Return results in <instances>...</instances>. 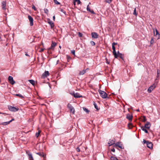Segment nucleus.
<instances>
[{
  "label": "nucleus",
  "mask_w": 160,
  "mask_h": 160,
  "mask_svg": "<svg viewBox=\"0 0 160 160\" xmlns=\"http://www.w3.org/2000/svg\"><path fill=\"white\" fill-rule=\"evenodd\" d=\"M99 92L100 96L102 98H107V94L105 92L100 90L99 91Z\"/></svg>",
  "instance_id": "nucleus-1"
},
{
  "label": "nucleus",
  "mask_w": 160,
  "mask_h": 160,
  "mask_svg": "<svg viewBox=\"0 0 160 160\" xmlns=\"http://www.w3.org/2000/svg\"><path fill=\"white\" fill-rule=\"evenodd\" d=\"M67 107L70 110V112L74 114L75 112V109L69 103L67 105Z\"/></svg>",
  "instance_id": "nucleus-2"
},
{
  "label": "nucleus",
  "mask_w": 160,
  "mask_h": 160,
  "mask_svg": "<svg viewBox=\"0 0 160 160\" xmlns=\"http://www.w3.org/2000/svg\"><path fill=\"white\" fill-rule=\"evenodd\" d=\"M156 84H153L151 85L148 89V91L149 92H151L153 89L156 87Z\"/></svg>",
  "instance_id": "nucleus-3"
},
{
  "label": "nucleus",
  "mask_w": 160,
  "mask_h": 160,
  "mask_svg": "<svg viewBox=\"0 0 160 160\" xmlns=\"http://www.w3.org/2000/svg\"><path fill=\"white\" fill-rule=\"evenodd\" d=\"M9 109L11 111L16 112L18 110V108H16L12 106H9L8 107Z\"/></svg>",
  "instance_id": "nucleus-4"
},
{
  "label": "nucleus",
  "mask_w": 160,
  "mask_h": 160,
  "mask_svg": "<svg viewBox=\"0 0 160 160\" xmlns=\"http://www.w3.org/2000/svg\"><path fill=\"white\" fill-rule=\"evenodd\" d=\"M153 32H154V35L158 39H160V34L159 33L157 30L156 29H155L156 34H155V33L154 29H153Z\"/></svg>",
  "instance_id": "nucleus-5"
},
{
  "label": "nucleus",
  "mask_w": 160,
  "mask_h": 160,
  "mask_svg": "<svg viewBox=\"0 0 160 160\" xmlns=\"http://www.w3.org/2000/svg\"><path fill=\"white\" fill-rule=\"evenodd\" d=\"M8 80L10 84L13 85L15 84V82L14 81L12 77L9 76L8 78Z\"/></svg>",
  "instance_id": "nucleus-6"
},
{
  "label": "nucleus",
  "mask_w": 160,
  "mask_h": 160,
  "mask_svg": "<svg viewBox=\"0 0 160 160\" xmlns=\"http://www.w3.org/2000/svg\"><path fill=\"white\" fill-rule=\"evenodd\" d=\"M112 49L113 50V54L115 58H117V53L115 50V48L114 46V43H112Z\"/></svg>",
  "instance_id": "nucleus-7"
},
{
  "label": "nucleus",
  "mask_w": 160,
  "mask_h": 160,
  "mask_svg": "<svg viewBox=\"0 0 160 160\" xmlns=\"http://www.w3.org/2000/svg\"><path fill=\"white\" fill-rule=\"evenodd\" d=\"M57 44L56 42H52L51 46L48 49V50L49 51L50 49L53 50L55 46L57 45ZM49 52V51H48Z\"/></svg>",
  "instance_id": "nucleus-8"
},
{
  "label": "nucleus",
  "mask_w": 160,
  "mask_h": 160,
  "mask_svg": "<svg viewBox=\"0 0 160 160\" xmlns=\"http://www.w3.org/2000/svg\"><path fill=\"white\" fill-rule=\"evenodd\" d=\"M6 1H3L1 3V6L2 9L5 10L6 9Z\"/></svg>",
  "instance_id": "nucleus-9"
},
{
  "label": "nucleus",
  "mask_w": 160,
  "mask_h": 160,
  "mask_svg": "<svg viewBox=\"0 0 160 160\" xmlns=\"http://www.w3.org/2000/svg\"><path fill=\"white\" fill-rule=\"evenodd\" d=\"M28 17L30 22V25L31 26H32L33 25V18L30 15H28Z\"/></svg>",
  "instance_id": "nucleus-10"
},
{
  "label": "nucleus",
  "mask_w": 160,
  "mask_h": 160,
  "mask_svg": "<svg viewBox=\"0 0 160 160\" xmlns=\"http://www.w3.org/2000/svg\"><path fill=\"white\" fill-rule=\"evenodd\" d=\"M92 37V38H97L98 37V35L95 32H93L91 33Z\"/></svg>",
  "instance_id": "nucleus-11"
},
{
  "label": "nucleus",
  "mask_w": 160,
  "mask_h": 160,
  "mask_svg": "<svg viewBox=\"0 0 160 160\" xmlns=\"http://www.w3.org/2000/svg\"><path fill=\"white\" fill-rule=\"evenodd\" d=\"M26 153L28 155L29 160H33L32 154L28 151H26Z\"/></svg>",
  "instance_id": "nucleus-12"
},
{
  "label": "nucleus",
  "mask_w": 160,
  "mask_h": 160,
  "mask_svg": "<svg viewBox=\"0 0 160 160\" xmlns=\"http://www.w3.org/2000/svg\"><path fill=\"white\" fill-rule=\"evenodd\" d=\"M49 74V72L48 71H45L42 74V78H45Z\"/></svg>",
  "instance_id": "nucleus-13"
},
{
  "label": "nucleus",
  "mask_w": 160,
  "mask_h": 160,
  "mask_svg": "<svg viewBox=\"0 0 160 160\" xmlns=\"http://www.w3.org/2000/svg\"><path fill=\"white\" fill-rule=\"evenodd\" d=\"M151 126L150 123L149 122H147L144 127V128H145L147 129H149Z\"/></svg>",
  "instance_id": "nucleus-14"
},
{
  "label": "nucleus",
  "mask_w": 160,
  "mask_h": 160,
  "mask_svg": "<svg viewBox=\"0 0 160 160\" xmlns=\"http://www.w3.org/2000/svg\"><path fill=\"white\" fill-rule=\"evenodd\" d=\"M147 146L150 149L152 148L153 144L151 142H148L147 144Z\"/></svg>",
  "instance_id": "nucleus-15"
},
{
  "label": "nucleus",
  "mask_w": 160,
  "mask_h": 160,
  "mask_svg": "<svg viewBox=\"0 0 160 160\" xmlns=\"http://www.w3.org/2000/svg\"><path fill=\"white\" fill-rule=\"evenodd\" d=\"M115 141L113 140L110 139L109 142H108V144L109 146H111L112 145H113L115 143Z\"/></svg>",
  "instance_id": "nucleus-16"
},
{
  "label": "nucleus",
  "mask_w": 160,
  "mask_h": 160,
  "mask_svg": "<svg viewBox=\"0 0 160 160\" xmlns=\"http://www.w3.org/2000/svg\"><path fill=\"white\" fill-rule=\"evenodd\" d=\"M126 118L129 120L131 121L132 120V115L128 114L127 115Z\"/></svg>",
  "instance_id": "nucleus-17"
},
{
  "label": "nucleus",
  "mask_w": 160,
  "mask_h": 160,
  "mask_svg": "<svg viewBox=\"0 0 160 160\" xmlns=\"http://www.w3.org/2000/svg\"><path fill=\"white\" fill-rule=\"evenodd\" d=\"M115 146H118L121 149L123 148L124 147H122V145L120 144L119 142H117L115 144Z\"/></svg>",
  "instance_id": "nucleus-18"
},
{
  "label": "nucleus",
  "mask_w": 160,
  "mask_h": 160,
  "mask_svg": "<svg viewBox=\"0 0 160 160\" xmlns=\"http://www.w3.org/2000/svg\"><path fill=\"white\" fill-rule=\"evenodd\" d=\"M87 9L88 11L89 12L92 13L94 14V12L93 10H90V8H89V5H88L87 6Z\"/></svg>",
  "instance_id": "nucleus-19"
},
{
  "label": "nucleus",
  "mask_w": 160,
  "mask_h": 160,
  "mask_svg": "<svg viewBox=\"0 0 160 160\" xmlns=\"http://www.w3.org/2000/svg\"><path fill=\"white\" fill-rule=\"evenodd\" d=\"M73 96L75 98H78L82 97V96H80L79 93H73Z\"/></svg>",
  "instance_id": "nucleus-20"
},
{
  "label": "nucleus",
  "mask_w": 160,
  "mask_h": 160,
  "mask_svg": "<svg viewBox=\"0 0 160 160\" xmlns=\"http://www.w3.org/2000/svg\"><path fill=\"white\" fill-rule=\"evenodd\" d=\"M36 154L41 157H42L44 158H45L46 156L43 152H38Z\"/></svg>",
  "instance_id": "nucleus-21"
},
{
  "label": "nucleus",
  "mask_w": 160,
  "mask_h": 160,
  "mask_svg": "<svg viewBox=\"0 0 160 160\" xmlns=\"http://www.w3.org/2000/svg\"><path fill=\"white\" fill-rule=\"evenodd\" d=\"M117 58H117L118 57H119L121 58H122V54L120 53L119 51L118 52V53H117Z\"/></svg>",
  "instance_id": "nucleus-22"
},
{
  "label": "nucleus",
  "mask_w": 160,
  "mask_h": 160,
  "mask_svg": "<svg viewBox=\"0 0 160 160\" xmlns=\"http://www.w3.org/2000/svg\"><path fill=\"white\" fill-rule=\"evenodd\" d=\"M11 122V121L3 122L2 123V124L3 125H6L8 124Z\"/></svg>",
  "instance_id": "nucleus-23"
},
{
  "label": "nucleus",
  "mask_w": 160,
  "mask_h": 160,
  "mask_svg": "<svg viewBox=\"0 0 160 160\" xmlns=\"http://www.w3.org/2000/svg\"><path fill=\"white\" fill-rule=\"evenodd\" d=\"M14 95L16 96L19 97L21 99L24 98V97L20 94H14Z\"/></svg>",
  "instance_id": "nucleus-24"
},
{
  "label": "nucleus",
  "mask_w": 160,
  "mask_h": 160,
  "mask_svg": "<svg viewBox=\"0 0 160 160\" xmlns=\"http://www.w3.org/2000/svg\"><path fill=\"white\" fill-rule=\"evenodd\" d=\"M86 72V70H83L80 72L79 74L80 75H83Z\"/></svg>",
  "instance_id": "nucleus-25"
},
{
  "label": "nucleus",
  "mask_w": 160,
  "mask_h": 160,
  "mask_svg": "<svg viewBox=\"0 0 160 160\" xmlns=\"http://www.w3.org/2000/svg\"><path fill=\"white\" fill-rule=\"evenodd\" d=\"M29 82L33 85H34L35 83V81L32 80H28Z\"/></svg>",
  "instance_id": "nucleus-26"
},
{
  "label": "nucleus",
  "mask_w": 160,
  "mask_h": 160,
  "mask_svg": "<svg viewBox=\"0 0 160 160\" xmlns=\"http://www.w3.org/2000/svg\"><path fill=\"white\" fill-rule=\"evenodd\" d=\"M141 128L142 130V131H144L145 132V133H148V131L146 129L144 128L143 126H141Z\"/></svg>",
  "instance_id": "nucleus-27"
},
{
  "label": "nucleus",
  "mask_w": 160,
  "mask_h": 160,
  "mask_svg": "<svg viewBox=\"0 0 160 160\" xmlns=\"http://www.w3.org/2000/svg\"><path fill=\"white\" fill-rule=\"evenodd\" d=\"M83 110L87 113H88L89 112V111L85 108H83Z\"/></svg>",
  "instance_id": "nucleus-28"
},
{
  "label": "nucleus",
  "mask_w": 160,
  "mask_h": 160,
  "mask_svg": "<svg viewBox=\"0 0 160 160\" xmlns=\"http://www.w3.org/2000/svg\"><path fill=\"white\" fill-rule=\"evenodd\" d=\"M40 132H41V131L40 130H39L38 131V132L36 133V135H36V137L37 138H38L39 136L40 135Z\"/></svg>",
  "instance_id": "nucleus-29"
},
{
  "label": "nucleus",
  "mask_w": 160,
  "mask_h": 160,
  "mask_svg": "<svg viewBox=\"0 0 160 160\" xmlns=\"http://www.w3.org/2000/svg\"><path fill=\"white\" fill-rule=\"evenodd\" d=\"M44 12L46 13V14H48V10L47 9H44Z\"/></svg>",
  "instance_id": "nucleus-30"
},
{
  "label": "nucleus",
  "mask_w": 160,
  "mask_h": 160,
  "mask_svg": "<svg viewBox=\"0 0 160 160\" xmlns=\"http://www.w3.org/2000/svg\"><path fill=\"white\" fill-rule=\"evenodd\" d=\"M154 41L153 38H152L150 41L151 44H152L154 43Z\"/></svg>",
  "instance_id": "nucleus-31"
},
{
  "label": "nucleus",
  "mask_w": 160,
  "mask_h": 160,
  "mask_svg": "<svg viewBox=\"0 0 160 160\" xmlns=\"http://www.w3.org/2000/svg\"><path fill=\"white\" fill-rule=\"evenodd\" d=\"M105 2L108 3H110L112 1V0H105Z\"/></svg>",
  "instance_id": "nucleus-32"
},
{
  "label": "nucleus",
  "mask_w": 160,
  "mask_h": 160,
  "mask_svg": "<svg viewBox=\"0 0 160 160\" xmlns=\"http://www.w3.org/2000/svg\"><path fill=\"white\" fill-rule=\"evenodd\" d=\"M128 127L129 129L131 128L132 127V124L131 123H129L128 124Z\"/></svg>",
  "instance_id": "nucleus-33"
},
{
  "label": "nucleus",
  "mask_w": 160,
  "mask_h": 160,
  "mask_svg": "<svg viewBox=\"0 0 160 160\" xmlns=\"http://www.w3.org/2000/svg\"><path fill=\"white\" fill-rule=\"evenodd\" d=\"M74 1H75L76 2H77L78 4H80L81 3L80 0H74Z\"/></svg>",
  "instance_id": "nucleus-34"
},
{
  "label": "nucleus",
  "mask_w": 160,
  "mask_h": 160,
  "mask_svg": "<svg viewBox=\"0 0 160 160\" xmlns=\"http://www.w3.org/2000/svg\"><path fill=\"white\" fill-rule=\"evenodd\" d=\"M54 3L56 4H60V3L59 2H58L57 0H54Z\"/></svg>",
  "instance_id": "nucleus-35"
},
{
  "label": "nucleus",
  "mask_w": 160,
  "mask_h": 160,
  "mask_svg": "<svg viewBox=\"0 0 160 160\" xmlns=\"http://www.w3.org/2000/svg\"><path fill=\"white\" fill-rule=\"evenodd\" d=\"M94 107H95V108L97 110H98V107L96 105V104L95 103H94Z\"/></svg>",
  "instance_id": "nucleus-36"
},
{
  "label": "nucleus",
  "mask_w": 160,
  "mask_h": 160,
  "mask_svg": "<svg viewBox=\"0 0 160 160\" xmlns=\"http://www.w3.org/2000/svg\"><path fill=\"white\" fill-rule=\"evenodd\" d=\"M48 22L50 24V25H51L53 23H54L52 22V21H51L50 20H49Z\"/></svg>",
  "instance_id": "nucleus-37"
},
{
  "label": "nucleus",
  "mask_w": 160,
  "mask_h": 160,
  "mask_svg": "<svg viewBox=\"0 0 160 160\" xmlns=\"http://www.w3.org/2000/svg\"><path fill=\"white\" fill-rule=\"evenodd\" d=\"M133 14L135 15L136 16L137 15V13L136 12V8H135V9H134V12H133Z\"/></svg>",
  "instance_id": "nucleus-38"
},
{
  "label": "nucleus",
  "mask_w": 160,
  "mask_h": 160,
  "mask_svg": "<svg viewBox=\"0 0 160 160\" xmlns=\"http://www.w3.org/2000/svg\"><path fill=\"white\" fill-rule=\"evenodd\" d=\"M78 36L79 37H82V33H80V32H78Z\"/></svg>",
  "instance_id": "nucleus-39"
},
{
  "label": "nucleus",
  "mask_w": 160,
  "mask_h": 160,
  "mask_svg": "<svg viewBox=\"0 0 160 160\" xmlns=\"http://www.w3.org/2000/svg\"><path fill=\"white\" fill-rule=\"evenodd\" d=\"M90 43L92 46H94L95 45V42L92 41H91Z\"/></svg>",
  "instance_id": "nucleus-40"
},
{
  "label": "nucleus",
  "mask_w": 160,
  "mask_h": 160,
  "mask_svg": "<svg viewBox=\"0 0 160 160\" xmlns=\"http://www.w3.org/2000/svg\"><path fill=\"white\" fill-rule=\"evenodd\" d=\"M71 52L72 54L73 55H75V51L74 50H72L71 51Z\"/></svg>",
  "instance_id": "nucleus-41"
},
{
  "label": "nucleus",
  "mask_w": 160,
  "mask_h": 160,
  "mask_svg": "<svg viewBox=\"0 0 160 160\" xmlns=\"http://www.w3.org/2000/svg\"><path fill=\"white\" fill-rule=\"evenodd\" d=\"M160 73L159 71L158 70H157V77L158 78L159 76V74Z\"/></svg>",
  "instance_id": "nucleus-42"
},
{
  "label": "nucleus",
  "mask_w": 160,
  "mask_h": 160,
  "mask_svg": "<svg viewBox=\"0 0 160 160\" xmlns=\"http://www.w3.org/2000/svg\"><path fill=\"white\" fill-rule=\"evenodd\" d=\"M60 11L61 12H63V13H64L65 14V13L66 12L63 9H61Z\"/></svg>",
  "instance_id": "nucleus-43"
},
{
  "label": "nucleus",
  "mask_w": 160,
  "mask_h": 160,
  "mask_svg": "<svg viewBox=\"0 0 160 160\" xmlns=\"http://www.w3.org/2000/svg\"><path fill=\"white\" fill-rule=\"evenodd\" d=\"M51 26V28H53L54 26V24L53 23L52 24V25H50Z\"/></svg>",
  "instance_id": "nucleus-44"
},
{
  "label": "nucleus",
  "mask_w": 160,
  "mask_h": 160,
  "mask_svg": "<svg viewBox=\"0 0 160 160\" xmlns=\"http://www.w3.org/2000/svg\"><path fill=\"white\" fill-rule=\"evenodd\" d=\"M148 142V141H147L144 139L143 140V142H144V143H146V144H147Z\"/></svg>",
  "instance_id": "nucleus-45"
},
{
  "label": "nucleus",
  "mask_w": 160,
  "mask_h": 160,
  "mask_svg": "<svg viewBox=\"0 0 160 160\" xmlns=\"http://www.w3.org/2000/svg\"><path fill=\"white\" fill-rule=\"evenodd\" d=\"M32 8L34 9V10L35 11L36 10V8L35 6L34 5H32Z\"/></svg>",
  "instance_id": "nucleus-46"
},
{
  "label": "nucleus",
  "mask_w": 160,
  "mask_h": 160,
  "mask_svg": "<svg viewBox=\"0 0 160 160\" xmlns=\"http://www.w3.org/2000/svg\"><path fill=\"white\" fill-rule=\"evenodd\" d=\"M76 150H77V151H78V152H80V148L78 147L77 148Z\"/></svg>",
  "instance_id": "nucleus-47"
},
{
  "label": "nucleus",
  "mask_w": 160,
  "mask_h": 160,
  "mask_svg": "<svg viewBox=\"0 0 160 160\" xmlns=\"http://www.w3.org/2000/svg\"><path fill=\"white\" fill-rule=\"evenodd\" d=\"M44 49L43 48H42L41 49L40 52H42L44 50Z\"/></svg>",
  "instance_id": "nucleus-48"
},
{
  "label": "nucleus",
  "mask_w": 160,
  "mask_h": 160,
  "mask_svg": "<svg viewBox=\"0 0 160 160\" xmlns=\"http://www.w3.org/2000/svg\"><path fill=\"white\" fill-rule=\"evenodd\" d=\"M111 151H112V152H115V149H114V148H113V149H111Z\"/></svg>",
  "instance_id": "nucleus-49"
},
{
  "label": "nucleus",
  "mask_w": 160,
  "mask_h": 160,
  "mask_svg": "<svg viewBox=\"0 0 160 160\" xmlns=\"http://www.w3.org/2000/svg\"><path fill=\"white\" fill-rule=\"evenodd\" d=\"M25 55L27 56H29V55L27 53H26V52L25 53Z\"/></svg>",
  "instance_id": "nucleus-50"
},
{
  "label": "nucleus",
  "mask_w": 160,
  "mask_h": 160,
  "mask_svg": "<svg viewBox=\"0 0 160 160\" xmlns=\"http://www.w3.org/2000/svg\"><path fill=\"white\" fill-rule=\"evenodd\" d=\"M53 19L54 20H55V16H53Z\"/></svg>",
  "instance_id": "nucleus-51"
},
{
  "label": "nucleus",
  "mask_w": 160,
  "mask_h": 160,
  "mask_svg": "<svg viewBox=\"0 0 160 160\" xmlns=\"http://www.w3.org/2000/svg\"><path fill=\"white\" fill-rule=\"evenodd\" d=\"M106 61H107L106 62H107L108 64H109V62H108V61H107V59H106Z\"/></svg>",
  "instance_id": "nucleus-52"
},
{
  "label": "nucleus",
  "mask_w": 160,
  "mask_h": 160,
  "mask_svg": "<svg viewBox=\"0 0 160 160\" xmlns=\"http://www.w3.org/2000/svg\"><path fill=\"white\" fill-rule=\"evenodd\" d=\"M14 119L13 118L10 121H11V122H12V121H14Z\"/></svg>",
  "instance_id": "nucleus-53"
},
{
  "label": "nucleus",
  "mask_w": 160,
  "mask_h": 160,
  "mask_svg": "<svg viewBox=\"0 0 160 160\" xmlns=\"http://www.w3.org/2000/svg\"><path fill=\"white\" fill-rule=\"evenodd\" d=\"M75 2H76L75 1H74L73 4H74V5H75Z\"/></svg>",
  "instance_id": "nucleus-54"
},
{
  "label": "nucleus",
  "mask_w": 160,
  "mask_h": 160,
  "mask_svg": "<svg viewBox=\"0 0 160 160\" xmlns=\"http://www.w3.org/2000/svg\"><path fill=\"white\" fill-rule=\"evenodd\" d=\"M112 43H114V46L115 45H116V44H117V43H115V42H113Z\"/></svg>",
  "instance_id": "nucleus-55"
},
{
  "label": "nucleus",
  "mask_w": 160,
  "mask_h": 160,
  "mask_svg": "<svg viewBox=\"0 0 160 160\" xmlns=\"http://www.w3.org/2000/svg\"><path fill=\"white\" fill-rule=\"evenodd\" d=\"M70 94L72 95H73V93H70Z\"/></svg>",
  "instance_id": "nucleus-56"
},
{
  "label": "nucleus",
  "mask_w": 160,
  "mask_h": 160,
  "mask_svg": "<svg viewBox=\"0 0 160 160\" xmlns=\"http://www.w3.org/2000/svg\"><path fill=\"white\" fill-rule=\"evenodd\" d=\"M1 40H2L1 38V37H0V41H1Z\"/></svg>",
  "instance_id": "nucleus-57"
},
{
  "label": "nucleus",
  "mask_w": 160,
  "mask_h": 160,
  "mask_svg": "<svg viewBox=\"0 0 160 160\" xmlns=\"http://www.w3.org/2000/svg\"><path fill=\"white\" fill-rule=\"evenodd\" d=\"M0 114H4V113H2V112H0Z\"/></svg>",
  "instance_id": "nucleus-58"
},
{
  "label": "nucleus",
  "mask_w": 160,
  "mask_h": 160,
  "mask_svg": "<svg viewBox=\"0 0 160 160\" xmlns=\"http://www.w3.org/2000/svg\"><path fill=\"white\" fill-rule=\"evenodd\" d=\"M59 48H61V46H59Z\"/></svg>",
  "instance_id": "nucleus-59"
},
{
  "label": "nucleus",
  "mask_w": 160,
  "mask_h": 160,
  "mask_svg": "<svg viewBox=\"0 0 160 160\" xmlns=\"http://www.w3.org/2000/svg\"><path fill=\"white\" fill-rule=\"evenodd\" d=\"M137 111H139V109H138L137 110Z\"/></svg>",
  "instance_id": "nucleus-60"
}]
</instances>
